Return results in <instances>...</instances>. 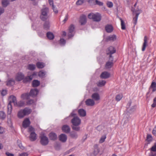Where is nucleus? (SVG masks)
<instances>
[{"label":"nucleus","instance_id":"nucleus-56","mask_svg":"<svg viewBox=\"0 0 156 156\" xmlns=\"http://www.w3.org/2000/svg\"><path fill=\"white\" fill-rule=\"evenodd\" d=\"M107 5L108 7L111 8L112 7L113 5L112 2H108L107 3Z\"/></svg>","mask_w":156,"mask_h":156},{"label":"nucleus","instance_id":"nucleus-47","mask_svg":"<svg viewBox=\"0 0 156 156\" xmlns=\"http://www.w3.org/2000/svg\"><path fill=\"white\" fill-rule=\"evenodd\" d=\"M85 1L86 0H78L76 2V4L77 5H80L84 3Z\"/></svg>","mask_w":156,"mask_h":156},{"label":"nucleus","instance_id":"nucleus-64","mask_svg":"<svg viewBox=\"0 0 156 156\" xmlns=\"http://www.w3.org/2000/svg\"><path fill=\"white\" fill-rule=\"evenodd\" d=\"M68 14H66L65 16L64 19L63 20V22L65 23L68 19Z\"/></svg>","mask_w":156,"mask_h":156},{"label":"nucleus","instance_id":"nucleus-29","mask_svg":"<svg viewBox=\"0 0 156 156\" xmlns=\"http://www.w3.org/2000/svg\"><path fill=\"white\" fill-rule=\"evenodd\" d=\"M107 39L108 41H114L116 39V37L115 35H112L107 37Z\"/></svg>","mask_w":156,"mask_h":156},{"label":"nucleus","instance_id":"nucleus-54","mask_svg":"<svg viewBox=\"0 0 156 156\" xmlns=\"http://www.w3.org/2000/svg\"><path fill=\"white\" fill-rule=\"evenodd\" d=\"M99 152V151L98 149V148H96L94 150V156H95Z\"/></svg>","mask_w":156,"mask_h":156},{"label":"nucleus","instance_id":"nucleus-18","mask_svg":"<svg viewBox=\"0 0 156 156\" xmlns=\"http://www.w3.org/2000/svg\"><path fill=\"white\" fill-rule=\"evenodd\" d=\"M85 103L87 105L89 106H92L95 104L94 100L91 99H87L85 101Z\"/></svg>","mask_w":156,"mask_h":156},{"label":"nucleus","instance_id":"nucleus-48","mask_svg":"<svg viewBox=\"0 0 156 156\" xmlns=\"http://www.w3.org/2000/svg\"><path fill=\"white\" fill-rule=\"evenodd\" d=\"M106 138V136L105 135L102 136L101 138L99 140V142L101 143H103L105 140Z\"/></svg>","mask_w":156,"mask_h":156},{"label":"nucleus","instance_id":"nucleus-22","mask_svg":"<svg viewBox=\"0 0 156 156\" xmlns=\"http://www.w3.org/2000/svg\"><path fill=\"white\" fill-rule=\"evenodd\" d=\"M30 121L28 118H26L24 119L23 123V126L24 127L27 128L30 124Z\"/></svg>","mask_w":156,"mask_h":156},{"label":"nucleus","instance_id":"nucleus-11","mask_svg":"<svg viewBox=\"0 0 156 156\" xmlns=\"http://www.w3.org/2000/svg\"><path fill=\"white\" fill-rule=\"evenodd\" d=\"M148 38L146 36H145L144 38V42L143 44L142 50L144 51L146 48V47L147 45Z\"/></svg>","mask_w":156,"mask_h":156},{"label":"nucleus","instance_id":"nucleus-43","mask_svg":"<svg viewBox=\"0 0 156 156\" xmlns=\"http://www.w3.org/2000/svg\"><path fill=\"white\" fill-rule=\"evenodd\" d=\"M25 104V103L23 101H20L18 102H17V105H16V106L22 107Z\"/></svg>","mask_w":156,"mask_h":156},{"label":"nucleus","instance_id":"nucleus-25","mask_svg":"<svg viewBox=\"0 0 156 156\" xmlns=\"http://www.w3.org/2000/svg\"><path fill=\"white\" fill-rule=\"evenodd\" d=\"M80 23L81 25L85 24L86 22V17L85 15H82L80 17Z\"/></svg>","mask_w":156,"mask_h":156},{"label":"nucleus","instance_id":"nucleus-17","mask_svg":"<svg viewBox=\"0 0 156 156\" xmlns=\"http://www.w3.org/2000/svg\"><path fill=\"white\" fill-rule=\"evenodd\" d=\"M110 73L106 71L102 72L100 75V77L102 79H107L109 77Z\"/></svg>","mask_w":156,"mask_h":156},{"label":"nucleus","instance_id":"nucleus-46","mask_svg":"<svg viewBox=\"0 0 156 156\" xmlns=\"http://www.w3.org/2000/svg\"><path fill=\"white\" fill-rule=\"evenodd\" d=\"M122 97L123 96L122 94H119L116 96L115 99L117 101H119L121 99Z\"/></svg>","mask_w":156,"mask_h":156},{"label":"nucleus","instance_id":"nucleus-14","mask_svg":"<svg viewBox=\"0 0 156 156\" xmlns=\"http://www.w3.org/2000/svg\"><path fill=\"white\" fill-rule=\"evenodd\" d=\"M24 78V75L21 73H19L16 75V80L17 81H20Z\"/></svg>","mask_w":156,"mask_h":156},{"label":"nucleus","instance_id":"nucleus-9","mask_svg":"<svg viewBox=\"0 0 156 156\" xmlns=\"http://www.w3.org/2000/svg\"><path fill=\"white\" fill-rule=\"evenodd\" d=\"M151 152L149 156H156V143L151 148Z\"/></svg>","mask_w":156,"mask_h":156},{"label":"nucleus","instance_id":"nucleus-38","mask_svg":"<svg viewBox=\"0 0 156 156\" xmlns=\"http://www.w3.org/2000/svg\"><path fill=\"white\" fill-rule=\"evenodd\" d=\"M11 103L9 102L8 105V114H10L12 112V106Z\"/></svg>","mask_w":156,"mask_h":156},{"label":"nucleus","instance_id":"nucleus-55","mask_svg":"<svg viewBox=\"0 0 156 156\" xmlns=\"http://www.w3.org/2000/svg\"><path fill=\"white\" fill-rule=\"evenodd\" d=\"M96 4L99 6H102L103 5V3L102 2L98 1L97 0H95Z\"/></svg>","mask_w":156,"mask_h":156},{"label":"nucleus","instance_id":"nucleus-6","mask_svg":"<svg viewBox=\"0 0 156 156\" xmlns=\"http://www.w3.org/2000/svg\"><path fill=\"white\" fill-rule=\"evenodd\" d=\"M113 58L112 55H110L109 58V60L107 62L106 64L105 68L106 69H109L112 67L113 65Z\"/></svg>","mask_w":156,"mask_h":156},{"label":"nucleus","instance_id":"nucleus-13","mask_svg":"<svg viewBox=\"0 0 156 156\" xmlns=\"http://www.w3.org/2000/svg\"><path fill=\"white\" fill-rule=\"evenodd\" d=\"M107 51V54H109L110 56V55H111V54L115 52V50L113 47L111 46L108 48Z\"/></svg>","mask_w":156,"mask_h":156},{"label":"nucleus","instance_id":"nucleus-42","mask_svg":"<svg viewBox=\"0 0 156 156\" xmlns=\"http://www.w3.org/2000/svg\"><path fill=\"white\" fill-rule=\"evenodd\" d=\"M6 117L5 113L3 111H0V119H4Z\"/></svg>","mask_w":156,"mask_h":156},{"label":"nucleus","instance_id":"nucleus-26","mask_svg":"<svg viewBox=\"0 0 156 156\" xmlns=\"http://www.w3.org/2000/svg\"><path fill=\"white\" fill-rule=\"evenodd\" d=\"M35 75L34 73L32 75H30L29 76H28L25 77L23 80V81L24 82H28L30 81L33 78V76Z\"/></svg>","mask_w":156,"mask_h":156},{"label":"nucleus","instance_id":"nucleus-61","mask_svg":"<svg viewBox=\"0 0 156 156\" xmlns=\"http://www.w3.org/2000/svg\"><path fill=\"white\" fill-rule=\"evenodd\" d=\"M48 2L50 5L53 7V6H54L53 5V0H48Z\"/></svg>","mask_w":156,"mask_h":156},{"label":"nucleus","instance_id":"nucleus-7","mask_svg":"<svg viewBox=\"0 0 156 156\" xmlns=\"http://www.w3.org/2000/svg\"><path fill=\"white\" fill-rule=\"evenodd\" d=\"M136 108V105L131 106V103L129 102L127 105V110L129 113H132L135 111Z\"/></svg>","mask_w":156,"mask_h":156},{"label":"nucleus","instance_id":"nucleus-31","mask_svg":"<svg viewBox=\"0 0 156 156\" xmlns=\"http://www.w3.org/2000/svg\"><path fill=\"white\" fill-rule=\"evenodd\" d=\"M23 110L24 112V113L25 115H28L30 114L32 111L30 109L27 108H25Z\"/></svg>","mask_w":156,"mask_h":156},{"label":"nucleus","instance_id":"nucleus-12","mask_svg":"<svg viewBox=\"0 0 156 156\" xmlns=\"http://www.w3.org/2000/svg\"><path fill=\"white\" fill-rule=\"evenodd\" d=\"M59 140L62 142H65L67 139V136L64 134H61L59 136Z\"/></svg>","mask_w":156,"mask_h":156},{"label":"nucleus","instance_id":"nucleus-33","mask_svg":"<svg viewBox=\"0 0 156 156\" xmlns=\"http://www.w3.org/2000/svg\"><path fill=\"white\" fill-rule=\"evenodd\" d=\"M50 27V22L48 21L45 22L44 24V28L46 30H48Z\"/></svg>","mask_w":156,"mask_h":156},{"label":"nucleus","instance_id":"nucleus-59","mask_svg":"<svg viewBox=\"0 0 156 156\" xmlns=\"http://www.w3.org/2000/svg\"><path fill=\"white\" fill-rule=\"evenodd\" d=\"M52 9H53L54 12H55V13H57L58 12V10H57V9L54 6H53V7H52Z\"/></svg>","mask_w":156,"mask_h":156},{"label":"nucleus","instance_id":"nucleus-63","mask_svg":"<svg viewBox=\"0 0 156 156\" xmlns=\"http://www.w3.org/2000/svg\"><path fill=\"white\" fill-rule=\"evenodd\" d=\"M152 133L154 135L156 136V127L154 128L152 131Z\"/></svg>","mask_w":156,"mask_h":156},{"label":"nucleus","instance_id":"nucleus-21","mask_svg":"<svg viewBox=\"0 0 156 156\" xmlns=\"http://www.w3.org/2000/svg\"><path fill=\"white\" fill-rule=\"evenodd\" d=\"M37 138V135L34 132H31L30 138L32 141L35 140Z\"/></svg>","mask_w":156,"mask_h":156},{"label":"nucleus","instance_id":"nucleus-53","mask_svg":"<svg viewBox=\"0 0 156 156\" xmlns=\"http://www.w3.org/2000/svg\"><path fill=\"white\" fill-rule=\"evenodd\" d=\"M66 43V41L63 38L60 40V44L61 45H64Z\"/></svg>","mask_w":156,"mask_h":156},{"label":"nucleus","instance_id":"nucleus-23","mask_svg":"<svg viewBox=\"0 0 156 156\" xmlns=\"http://www.w3.org/2000/svg\"><path fill=\"white\" fill-rule=\"evenodd\" d=\"M92 98L95 101H98L100 99V97L99 94L95 93L93 94L91 96Z\"/></svg>","mask_w":156,"mask_h":156},{"label":"nucleus","instance_id":"nucleus-41","mask_svg":"<svg viewBox=\"0 0 156 156\" xmlns=\"http://www.w3.org/2000/svg\"><path fill=\"white\" fill-rule=\"evenodd\" d=\"M27 67L29 69L31 70H34L35 68V65L32 64H29Z\"/></svg>","mask_w":156,"mask_h":156},{"label":"nucleus","instance_id":"nucleus-19","mask_svg":"<svg viewBox=\"0 0 156 156\" xmlns=\"http://www.w3.org/2000/svg\"><path fill=\"white\" fill-rule=\"evenodd\" d=\"M38 92V91L37 89H32L30 92V95L33 97H35L37 95Z\"/></svg>","mask_w":156,"mask_h":156},{"label":"nucleus","instance_id":"nucleus-50","mask_svg":"<svg viewBox=\"0 0 156 156\" xmlns=\"http://www.w3.org/2000/svg\"><path fill=\"white\" fill-rule=\"evenodd\" d=\"M17 144L19 146V147L22 149H23L24 147L22 146L21 143L20 142V141L19 140H18L17 141Z\"/></svg>","mask_w":156,"mask_h":156},{"label":"nucleus","instance_id":"nucleus-5","mask_svg":"<svg viewBox=\"0 0 156 156\" xmlns=\"http://www.w3.org/2000/svg\"><path fill=\"white\" fill-rule=\"evenodd\" d=\"M68 36L69 38L73 37L75 33L74 27L73 25L71 24L69 28Z\"/></svg>","mask_w":156,"mask_h":156},{"label":"nucleus","instance_id":"nucleus-3","mask_svg":"<svg viewBox=\"0 0 156 156\" xmlns=\"http://www.w3.org/2000/svg\"><path fill=\"white\" fill-rule=\"evenodd\" d=\"M71 115L73 116L71 120V122L74 126H79L81 123L80 119L77 116H75L76 114L72 113Z\"/></svg>","mask_w":156,"mask_h":156},{"label":"nucleus","instance_id":"nucleus-34","mask_svg":"<svg viewBox=\"0 0 156 156\" xmlns=\"http://www.w3.org/2000/svg\"><path fill=\"white\" fill-rule=\"evenodd\" d=\"M2 5L4 7H6L9 4V0H2Z\"/></svg>","mask_w":156,"mask_h":156},{"label":"nucleus","instance_id":"nucleus-37","mask_svg":"<svg viewBox=\"0 0 156 156\" xmlns=\"http://www.w3.org/2000/svg\"><path fill=\"white\" fill-rule=\"evenodd\" d=\"M70 136L71 138L76 139L78 137V135L77 133L74 132H72L70 133Z\"/></svg>","mask_w":156,"mask_h":156},{"label":"nucleus","instance_id":"nucleus-58","mask_svg":"<svg viewBox=\"0 0 156 156\" xmlns=\"http://www.w3.org/2000/svg\"><path fill=\"white\" fill-rule=\"evenodd\" d=\"M28 155L27 153L24 152L20 154L19 156H28Z\"/></svg>","mask_w":156,"mask_h":156},{"label":"nucleus","instance_id":"nucleus-51","mask_svg":"<svg viewBox=\"0 0 156 156\" xmlns=\"http://www.w3.org/2000/svg\"><path fill=\"white\" fill-rule=\"evenodd\" d=\"M152 138L150 134H148L147 136V140L148 142H150L152 140Z\"/></svg>","mask_w":156,"mask_h":156},{"label":"nucleus","instance_id":"nucleus-52","mask_svg":"<svg viewBox=\"0 0 156 156\" xmlns=\"http://www.w3.org/2000/svg\"><path fill=\"white\" fill-rule=\"evenodd\" d=\"M34 103V101L33 100H30L27 102V104L28 105H32Z\"/></svg>","mask_w":156,"mask_h":156},{"label":"nucleus","instance_id":"nucleus-8","mask_svg":"<svg viewBox=\"0 0 156 156\" xmlns=\"http://www.w3.org/2000/svg\"><path fill=\"white\" fill-rule=\"evenodd\" d=\"M152 89V92H154L156 90V82H152L151 85L149 88V90L147 93V95L150 92V90Z\"/></svg>","mask_w":156,"mask_h":156},{"label":"nucleus","instance_id":"nucleus-16","mask_svg":"<svg viewBox=\"0 0 156 156\" xmlns=\"http://www.w3.org/2000/svg\"><path fill=\"white\" fill-rule=\"evenodd\" d=\"M141 12V11L139 10L138 11H135L134 12L136 14L135 17L133 19V21L134 22V23L135 25H136L137 23L138 16Z\"/></svg>","mask_w":156,"mask_h":156},{"label":"nucleus","instance_id":"nucleus-15","mask_svg":"<svg viewBox=\"0 0 156 156\" xmlns=\"http://www.w3.org/2000/svg\"><path fill=\"white\" fill-rule=\"evenodd\" d=\"M62 129L64 132L68 133L70 132V128L69 126L65 125L62 126Z\"/></svg>","mask_w":156,"mask_h":156},{"label":"nucleus","instance_id":"nucleus-28","mask_svg":"<svg viewBox=\"0 0 156 156\" xmlns=\"http://www.w3.org/2000/svg\"><path fill=\"white\" fill-rule=\"evenodd\" d=\"M49 137L50 139L52 140H55L57 139V136L55 133H51L49 134Z\"/></svg>","mask_w":156,"mask_h":156},{"label":"nucleus","instance_id":"nucleus-45","mask_svg":"<svg viewBox=\"0 0 156 156\" xmlns=\"http://www.w3.org/2000/svg\"><path fill=\"white\" fill-rule=\"evenodd\" d=\"M45 74V72L42 71H40L38 73L39 76L41 77H43Z\"/></svg>","mask_w":156,"mask_h":156},{"label":"nucleus","instance_id":"nucleus-36","mask_svg":"<svg viewBox=\"0 0 156 156\" xmlns=\"http://www.w3.org/2000/svg\"><path fill=\"white\" fill-rule=\"evenodd\" d=\"M47 36L48 38L50 40L53 39L54 37L53 33L50 32H48L47 33Z\"/></svg>","mask_w":156,"mask_h":156},{"label":"nucleus","instance_id":"nucleus-62","mask_svg":"<svg viewBox=\"0 0 156 156\" xmlns=\"http://www.w3.org/2000/svg\"><path fill=\"white\" fill-rule=\"evenodd\" d=\"M5 154L7 156H14V155L13 154L10 153L8 152H6L5 153Z\"/></svg>","mask_w":156,"mask_h":156},{"label":"nucleus","instance_id":"nucleus-44","mask_svg":"<svg viewBox=\"0 0 156 156\" xmlns=\"http://www.w3.org/2000/svg\"><path fill=\"white\" fill-rule=\"evenodd\" d=\"M121 22V28L122 30H125L126 29L125 25L124 22L122 19H120Z\"/></svg>","mask_w":156,"mask_h":156},{"label":"nucleus","instance_id":"nucleus-10","mask_svg":"<svg viewBox=\"0 0 156 156\" xmlns=\"http://www.w3.org/2000/svg\"><path fill=\"white\" fill-rule=\"evenodd\" d=\"M9 102L12 103H13L14 105L16 106L17 105V101L16 98L13 95L10 96L9 98Z\"/></svg>","mask_w":156,"mask_h":156},{"label":"nucleus","instance_id":"nucleus-20","mask_svg":"<svg viewBox=\"0 0 156 156\" xmlns=\"http://www.w3.org/2000/svg\"><path fill=\"white\" fill-rule=\"evenodd\" d=\"M105 29L107 32L110 33L113 31V29L112 25H107L105 26Z\"/></svg>","mask_w":156,"mask_h":156},{"label":"nucleus","instance_id":"nucleus-1","mask_svg":"<svg viewBox=\"0 0 156 156\" xmlns=\"http://www.w3.org/2000/svg\"><path fill=\"white\" fill-rule=\"evenodd\" d=\"M88 17L90 19H92L95 22H99L101 20V16L99 13H90L88 14Z\"/></svg>","mask_w":156,"mask_h":156},{"label":"nucleus","instance_id":"nucleus-30","mask_svg":"<svg viewBox=\"0 0 156 156\" xmlns=\"http://www.w3.org/2000/svg\"><path fill=\"white\" fill-rule=\"evenodd\" d=\"M78 113L80 116L84 117L86 115V112L83 109H81L78 110Z\"/></svg>","mask_w":156,"mask_h":156},{"label":"nucleus","instance_id":"nucleus-60","mask_svg":"<svg viewBox=\"0 0 156 156\" xmlns=\"http://www.w3.org/2000/svg\"><path fill=\"white\" fill-rule=\"evenodd\" d=\"M34 131V128L31 126L29 127L28 128V131L29 132H33Z\"/></svg>","mask_w":156,"mask_h":156},{"label":"nucleus","instance_id":"nucleus-57","mask_svg":"<svg viewBox=\"0 0 156 156\" xmlns=\"http://www.w3.org/2000/svg\"><path fill=\"white\" fill-rule=\"evenodd\" d=\"M1 94L2 96L5 95L7 94V91L6 90H3L1 92Z\"/></svg>","mask_w":156,"mask_h":156},{"label":"nucleus","instance_id":"nucleus-4","mask_svg":"<svg viewBox=\"0 0 156 156\" xmlns=\"http://www.w3.org/2000/svg\"><path fill=\"white\" fill-rule=\"evenodd\" d=\"M40 142L42 145L45 146L48 144L49 140L47 136L44 135H41L40 136Z\"/></svg>","mask_w":156,"mask_h":156},{"label":"nucleus","instance_id":"nucleus-27","mask_svg":"<svg viewBox=\"0 0 156 156\" xmlns=\"http://www.w3.org/2000/svg\"><path fill=\"white\" fill-rule=\"evenodd\" d=\"M24 113L23 109H21L18 112L17 114L18 117L20 119L23 118L25 116Z\"/></svg>","mask_w":156,"mask_h":156},{"label":"nucleus","instance_id":"nucleus-39","mask_svg":"<svg viewBox=\"0 0 156 156\" xmlns=\"http://www.w3.org/2000/svg\"><path fill=\"white\" fill-rule=\"evenodd\" d=\"M30 95L27 93L23 94H22L21 98L23 99H27L29 98Z\"/></svg>","mask_w":156,"mask_h":156},{"label":"nucleus","instance_id":"nucleus-35","mask_svg":"<svg viewBox=\"0 0 156 156\" xmlns=\"http://www.w3.org/2000/svg\"><path fill=\"white\" fill-rule=\"evenodd\" d=\"M37 67L38 68H42L45 66V64L42 62H38L36 64Z\"/></svg>","mask_w":156,"mask_h":156},{"label":"nucleus","instance_id":"nucleus-2","mask_svg":"<svg viewBox=\"0 0 156 156\" xmlns=\"http://www.w3.org/2000/svg\"><path fill=\"white\" fill-rule=\"evenodd\" d=\"M41 15L40 17L42 20H46L48 17V13L49 12V9L48 8L45 7L41 9Z\"/></svg>","mask_w":156,"mask_h":156},{"label":"nucleus","instance_id":"nucleus-49","mask_svg":"<svg viewBox=\"0 0 156 156\" xmlns=\"http://www.w3.org/2000/svg\"><path fill=\"white\" fill-rule=\"evenodd\" d=\"M72 129L73 130L76 131H78L80 129V127L78 126H72Z\"/></svg>","mask_w":156,"mask_h":156},{"label":"nucleus","instance_id":"nucleus-32","mask_svg":"<svg viewBox=\"0 0 156 156\" xmlns=\"http://www.w3.org/2000/svg\"><path fill=\"white\" fill-rule=\"evenodd\" d=\"M15 83V81L13 79L8 80L6 82V85L8 86H11L13 85Z\"/></svg>","mask_w":156,"mask_h":156},{"label":"nucleus","instance_id":"nucleus-40","mask_svg":"<svg viewBox=\"0 0 156 156\" xmlns=\"http://www.w3.org/2000/svg\"><path fill=\"white\" fill-rule=\"evenodd\" d=\"M40 84V82L37 80H34L32 83L33 86L34 87H36L38 86Z\"/></svg>","mask_w":156,"mask_h":156},{"label":"nucleus","instance_id":"nucleus-24","mask_svg":"<svg viewBox=\"0 0 156 156\" xmlns=\"http://www.w3.org/2000/svg\"><path fill=\"white\" fill-rule=\"evenodd\" d=\"M106 83V81L105 80H100L98 81L96 83L97 85L99 87H102L104 86Z\"/></svg>","mask_w":156,"mask_h":156}]
</instances>
